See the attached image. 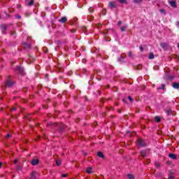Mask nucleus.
Instances as JSON below:
<instances>
[{
  "mask_svg": "<svg viewBox=\"0 0 179 179\" xmlns=\"http://www.w3.org/2000/svg\"><path fill=\"white\" fill-rule=\"evenodd\" d=\"M169 179H175V178H174V176H171L169 177Z\"/></svg>",
  "mask_w": 179,
  "mask_h": 179,
  "instance_id": "72a5a7b5",
  "label": "nucleus"
},
{
  "mask_svg": "<svg viewBox=\"0 0 179 179\" xmlns=\"http://www.w3.org/2000/svg\"><path fill=\"white\" fill-rule=\"evenodd\" d=\"M16 17L17 19H21L22 17L20 15H17Z\"/></svg>",
  "mask_w": 179,
  "mask_h": 179,
  "instance_id": "e433bc0d",
  "label": "nucleus"
},
{
  "mask_svg": "<svg viewBox=\"0 0 179 179\" xmlns=\"http://www.w3.org/2000/svg\"><path fill=\"white\" fill-rule=\"evenodd\" d=\"M134 3H141L142 2V0H134Z\"/></svg>",
  "mask_w": 179,
  "mask_h": 179,
  "instance_id": "5701e85b",
  "label": "nucleus"
},
{
  "mask_svg": "<svg viewBox=\"0 0 179 179\" xmlns=\"http://www.w3.org/2000/svg\"><path fill=\"white\" fill-rule=\"evenodd\" d=\"M166 87V85L164 84H162V88H158V89H162L164 90V88Z\"/></svg>",
  "mask_w": 179,
  "mask_h": 179,
  "instance_id": "393cba45",
  "label": "nucleus"
},
{
  "mask_svg": "<svg viewBox=\"0 0 179 179\" xmlns=\"http://www.w3.org/2000/svg\"><path fill=\"white\" fill-rule=\"evenodd\" d=\"M161 47H162V48H164V47H166V43H161Z\"/></svg>",
  "mask_w": 179,
  "mask_h": 179,
  "instance_id": "c756f323",
  "label": "nucleus"
},
{
  "mask_svg": "<svg viewBox=\"0 0 179 179\" xmlns=\"http://www.w3.org/2000/svg\"><path fill=\"white\" fill-rule=\"evenodd\" d=\"M87 173H92V168H88V169H87Z\"/></svg>",
  "mask_w": 179,
  "mask_h": 179,
  "instance_id": "b1692460",
  "label": "nucleus"
},
{
  "mask_svg": "<svg viewBox=\"0 0 179 179\" xmlns=\"http://www.w3.org/2000/svg\"><path fill=\"white\" fill-rule=\"evenodd\" d=\"M140 50H141V52H142V51H143V47L140 46Z\"/></svg>",
  "mask_w": 179,
  "mask_h": 179,
  "instance_id": "c9c22d12",
  "label": "nucleus"
},
{
  "mask_svg": "<svg viewBox=\"0 0 179 179\" xmlns=\"http://www.w3.org/2000/svg\"><path fill=\"white\" fill-rule=\"evenodd\" d=\"M89 11L91 12V13L93 12V8H89Z\"/></svg>",
  "mask_w": 179,
  "mask_h": 179,
  "instance_id": "f704fd0d",
  "label": "nucleus"
},
{
  "mask_svg": "<svg viewBox=\"0 0 179 179\" xmlns=\"http://www.w3.org/2000/svg\"><path fill=\"white\" fill-rule=\"evenodd\" d=\"M37 172L33 171L29 179H37Z\"/></svg>",
  "mask_w": 179,
  "mask_h": 179,
  "instance_id": "39448f33",
  "label": "nucleus"
},
{
  "mask_svg": "<svg viewBox=\"0 0 179 179\" xmlns=\"http://www.w3.org/2000/svg\"><path fill=\"white\" fill-rule=\"evenodd\" d=\"M149 59H155V55L153 53H150L148 56Z\"/></svg>",
  "mask_w": 179,
  "mask_h": 179,
  "instance_id": "f3484780",
  "label": "nucleus"
},
{
  "mask_svg": "<svg viewBox=\"0 0 179 179\" xmlns=\"http://www.w3.org/2000/svg\"><path fill=\"white\" fill-rule=\"evenodd\" d=\"M160 12H161V13H166V10L165 9H161Z\"/></svg>",
  "mask_w": 179,
  "mask_h": 179,
  "instance_id": "bb28decb",
  "label": "nucleus"
},
{
  "mask_svg": "<svg viewBox=\"0 0 179 179\" xmlns=\"http://www.w3.org/2000/svg\"><path fill=\"white\" fill-rule=\"evenodd\" d=\"M62 162L61 161V159H57L56 160V165L57 166H61V163H62Z\"/></svg>",
  "mask_w": 179,
  "mask_h": 179,
  "instance_id": "6ab92c4d",
  "label": "nucleus"
},
{
  "mask_svg": "<svg viewBox=\"0 0 179 179\" xmlns=\"http://www.w3.org/2000/svg\"><path fill=\"white\" fill-rule=\"evenodd\" d=\"M172 86H173V89H179V83H173L172 84Z\"/></svg>",
  "mask_w": 179,
  "mask_h": 179,
  "instance_id": "9d476101",
  "label": "nucleus"
},
{
  "mask_svg": "<svg viewBox=\"0 0 179 179\" xmlns=\"http://www.w3.org/2000/svg\"><path fill=\"white\" fill-rule=\"evenodd\" d=\"M17 162H19V159H14V162H13L14 164H16V163H17Z\"/></svg>",
  "mask_w": 179,
  "mask_h": 179,
  "instance_id": "cd10ccee",
  "label": "nucleus"
},
{
  "mask_svg": "<svg viewBox=\"0 0 179 179\" xmlns=\"http://www.w3.org/2000/svg\"><path fill=\"white\" fill-rule=\"evenodd\" d=\"M28 64H30V62H28Z\"/></svg>",
  "mask_w": 179,
  "mask_h": 179,
  "instance_id": "09e8293b",
  "label": "nucleus"
},
{
  "mask_svg": "<svg viewBox=\"0 0 179 179\" xmlns=\"http://www.w3.org/2000/svg\"><path fill=\"white\" fill-rule=\"evenodd\" d=\"M0 19H1V16H0Z\"/></svg>",
  "mask_w": 179,
  "mask_h": 179,
  "instance_id": "3c124183",
  "label": "nucleus"
},
{
  "mask_svg": "<svg viewBox=\"0 0 179 179\" xmlns=\"http://www.w3.org/2000/svg\"><path fill=\"white\" fill-rule=\"evenodd\" d=\"M178 48H179V44L178 45Z\"/></svg>",
  "mask_w": 179,
  "mask_h": 179,
  "instance_id": "49530a36",
  "label": "nucleus"
},
{
  "mask_svg": "<svg viewBox=\"0 0 179 179\" xmlns=\"http://www.w3.org/2000/svg\"><path fill=\"white\" fill-rule=\"evenodd\" d=\"M128 56L129 57H132V52H129Z\"/></svg>",
  "mask_w": 179,
  "mask_h": 179,
  "instance_id": "473e14b6",
  "label": "nucleus"
},
{
  "mask_svg": "<svg viewBox=\"0 0 179 179\" xmlns=\"http://www.w3.org/2000/svg\"><path fill=\"white\" fill-rule=\"evenodd\" d=\"M123 102H124V103H127V99H123Z\"/></svg>",
  "mask_w": 179,
  "mask_h": 179,
  "instance_id": "a19ab883",
  "label": "nucleus"
},
{
  "mask_svg": "<svg viewBox=\"0 0 179 179\" xmlns=\"http://www.w3.org/2000/svg\"><path fill=\"white\" fill-rule=\"evenodd\" d=\"M62 177H63V178L66 177V174H62Z\"/></svg>",
  "mask_w": 179,
  "mask_h": 179,
  "instance_id": "58836bf2",
  "label": "nucleus"
},
{
  "mask_svg": "<svg viewBox=\"0 0 179 179\" xmlns=\"http://www.w3.org/2000/svg\"><path fill=\"white\" fill-rule=\"evenodd\" d=\"M109 6L110 8H115L116 5H115V2L114 1H110L109 3Z\"/></svg>",
  "mask_w": 179,
  "mask_h": 179,
  "instance_id": "ddd939ff",
  "label": "nucleus"
},
{
  "mask_svg": "<svg viewBox=\"0 0 179 179\" xmlns=\"http://www.w3.org/2000/svg\"><path fill=\"white\" fill-rule=\"evenodd\" d=\"M66 20H68V19L66 18V17H62L60 20H59V22L60 23H65L66 22Z\"/></svg>",
  "mask_w": 179,
  "mask_h": 179,
  "instance_id": "6e6552de",
  "label": "nucleus"
},
{
  "mask_svg": "<svg viewBox=\"0 0 179 179\" xmlns=\"http://www.w3.org/2000/svg\"><path fill=\"white\" fill-rule=\"evenodd\" d=\"M120 3H124L126 2L127 0H118Z\"/></svg>",
  "mask_w": 179,
  "mask_h": 179,
  "instance_id": "a878e982",
  "label": "nucleus"
},
{
  "mask_svg": "<svg viewBox=\"0 0 179 179\" xmlns=\"http://www.w3.org/2000/svg\"><path fill=\"white\" fill-rule=\"evenodd\" d=\"M34 3V0L27 1V6H31Z\"/></svg>",
  "mask_w": 179,
  "mask_h": 179,
  "instance_id": "0eeeda50",
  "label": "nucleus"
},
{
  "mask_svg": "<svg viewBox=\"0 0 179 179\" xmlns=\"http://www.w3.org/2000/svg\"><path fill=\"white\" fill-rule=\"evenodd\" d=\"M122 22H117L118 26H120V24H122Z\"/></svg>",
  "mask_w": 179,
  "mask_h": 179,
  "instance_id": "ea45409f",
  "label": "nucleus"
},
{
  "mask_svg": "<svg viewBox=\"0 0 179 179\" xmlns=\"http://www.w3.org/2000/svg\"><path fill=\"white\" fill-rule=\"evenodd\" d=\"M169 157H170V159H172L173 160H176V159H177V156L176 155V154H169Z\"/></svg>",
  "mask_w": 179,
  "mask_h": 179,
  "instance_id": "1a4fd4ad",
  "label": "nucleus"
},
{
  "mask_svg": "<svg viewBox=\"0 0 179 179\" xmlns=\"http://www.w3.org/2000/svg\"><path fill=\"white\" fill-rule=\"evenodd\" d=\"M137 145L140 146V148H145L146 146V143L141 138L137 140Z\"/></svg>",
  "mask_w": 179,
  "mask_h": 179,
  "instance_id": "f257e3e1",
  "label": "nucleus"
},
{
  "mask_svg": "<svg viewBox=\"0 0 179 179\" xmlns=\"http://www.w3.org/2000/svg\"><path fill=\"white\" fill-rule=\"evenodd\" d=\"M176 26L179 28V22H176Z\"/></svg>",
  "mask_w": 179,
  "mask_h": 179,
  "instance_id": "4c0bfd02",
  "label": "nucleus"
},
{
  "mask_svg": "<svg viewBox=\"0 0 179 179\" xmlns=\"http://www.w3.org/2000/svg\"><path fill=\"white\" fill-rule=\"evenodd\" d=\"M127 27V26H124V27H120L121 31H124V30H126Z\"/></svg>",
  "mask_w": 179,
  "mask_h": 179,
  "instance_id": "4be33fe9",
  "label": "nucleus"
},
{
  "mask_svg": "<svg viewBox=\"0 0 179 179\" xmlns=\"http://www.w3.org/2000/svg\"><path fill=\"white\" fill-rule=\"evenodd\" d=\"M156 122H160V117L156 116L155 118Z\"/></svg>",
  "mask_w": 179,
  "mask_h": 179,
  "instance_id": "aec40b11",
  "label": "nucleus"
},
{
  "mask_svg": "<svg viewBox=\"0 0 179 179\" xmlns=\"http://www.w3.org/2000/svg\"><path fill=\"white\" fill-rule=\"evenodd\" d=\"M10 137V134H9L6 136V139H9Z\"/></svg>",
  "mask_w": 179,
  "mask_h": 179,
  "instance_id": "7c9ffc66",
  "label": "nucleus"
},
{
  "mask_svg": "<svg viewBox=\"0 0 179 179\" xmlns=\"http://www.w3.org/2000/svg\"><path fill=\"white\" fill-rule=\"evenodd\" d=\"M148 1H150V0H148Z\"/></svg>",
  "mask_w": 179,
  "mask_h": 179,
  "instance_id": "8fccbe9b",
  "label": "nucleus"
},
{
  "mask_svg": "<svg viewBox=\"0 0 179 179\" xmlns=\"http://www.w3.org/2000/svg\"><path fill=\"white\" fill-rule=\"evenodd\" d=\"M166 113L167 114V115H170V114H171L173 113V110L171 109H169L166 110Z\"/></svg>",
  "mask_w": 179,
  "mask_h": 179,
  "instance_id": "a211bd4d",
  "label": "nucleus"
},
{
  "mask_svg": "<svg viewBox=\"0 0 179 179\" xmlns=\"http://www.w3.org/2000/svg\"><path fill=\"white\" fill-rule=\"evenodd\" d=\"M83 62L85 64V62H86V59H83Z\"/></svg>",
  "mask_w": 179,
  "mask_h": 179,
  "instance_id": "79ce46f5",
  "label": "nucleus"
},
{
  "mask_svg": "<svg viewBox=\"0 0 179 179\" xmlns=\"http://www.w3.org/2000/svg\"><path fill=\"white\" fill-rule=\"evenodd\" d=\"M17 72L21 73V75H24V69H23V67L17 66Z\"/></svg>",
  "mask_w": 179,
  "mask_h": 179,
  "instance_id": "7ed1b4c3",
  "label": "nucleus"
},
{
  "mask_svg": "<svg viewBox=\"0 0 179 179\" xmlns=\"http://www.w3.org/2000/svg\"><path fill=\"white\" fill-rule=\"evenodd\" d=\"M121 58H124V57H121L119 59V61H121Z\"/></svg>",
  "mask_w": 179,
  "mask_h": 179,
  "instance_id": "a18cd8bd",
  "label": "nucleus"
},
{
  "mask_svg": "<svg viewBox=\"0 0 179 179\" xmlns=\"http://www.w3.org/2000/svg\"><path fill=\"white\" fill-rule=\"evenodd\" d=\"M128 99H129L130 103H132V97L128 96Z\"/></svg>",
  "mask_w": 179,
  "mask_h": 179,
  "instance_id": "2f4dec72",
  "label": "nucleus"
},
{
  "mask_svg": "<svg viewBox=\"0 0 179 179\" xmlns=\"http://www.w3.org/2000/svg\"><path fill=\"white\" fill-rule=\"evenodd\" d=\"M38 159H34L31 160V164L32 166H37V164L39 163Z\"/></svg>",
  "mask_w": 179,
  "mask_h": 179,
  "instance_id": "423d86ee",
  "label": "nucleus"
},
{
  "mask_svg": "<svg viewBox=\"0 0 179 179\" xmlns=\"http://www.w3.org/2000/svg\"><path fill=\"white\" fill-rule=\"evenodd\" d=\"M13 82H11L10 80H8L6 82V86L7 87H12V86H13Z\"/></svg>",
  "mask_w": 179,
  "mask_h": 179,
  "instance_id": "20e7f679",
  "label": "nucleus"
},
{
  "mask_svg": "<svg viewBox=\"0 0 179 179\" xmlns=\"http://www.w3.org/2000/svg\"><path fill=\"white\" fill-rule=\"evenodd\" d=\"M15 110H16L15 108H12V111H15Z\"/></svg>",
  "mask_w": 179,
  "mask_h": 179,
  "instance_id": "37998d69",
  "label": "nucleus"
},
{
  "mask_svg": "<svg viewBox=\"0 0 179 179\" xmlns=\"http://www.w3.org/2000/svg\"><path fill=\"white\" fill-rule=\"evenodd\" d=\"M23 48L25 49L30 48V44L24 43H23Z\"/></svg>",
  "mask_w": 179,
  "mask_h": 179,
  "instance_id": "4468645a",
  "label": "nucleus"
},
{
  "mask_svg": "<svg viewBox=\"0 0 179 179\" xmlns=\"http://www.w3.org/2000/svg\"><path fill=\"white\" fill-rule=\"evenodd\" d=\"M155 166H156L157 169H159V167H160V164L155 163Z\"/></svg>",
  "mask_w": 179,
  "mask_h": 179,
  "instance_id": "c85d7f7f",
  "label": "nucleus"
},
{
  "mask_svg": "<svg viewBox=\"0 0 179 179\" xmlns=\"http://www.w3.org/2000/svg\"><path fill=\"white\" fill-rule=\"evenodd\" d=\"M127 178H128V179H135V176H134L133 174L128 173V174H127Z\"/></svg>",
  "mask_w": 179,
  "mask_h": 179,
  "instance_id": "2eb2a0df",
  "label": "nucleus"
},
{
  "mask_svg": "<svg viewBox=\"0 0 179 179\" xmlns=\"http://www.w3.org/2000/svg\"><path fill=\"white\" fill-rule=\"evenodd\" d=\"M16 170L17 171H21L22 167L20 165H17L16 167Z\"/></svg>",
  "mask_w": 179,
  "mask_h": 179,
  "instance_id": "412c9836",
  "label": "nucleus"
},
{
  "mask_svg": "<svg viewBox=\"0 0 179 179\" xmlns=\"http://www.w3.org/2000/svg\"><path fill=\"white\" fill-rule=\"evenodd\" d=\"M1 29L2 30L4 34H6V29H8V25L3 24L0 26Z\"/></svg>",
  "mask_w": 179,
  "mask_h": 179,
  "instance_id": "f03ea898",
  "label": "nucleus"
},
{
  "mask_svg": "<svg viewBox=\"0 0 179 179\" xmlns=\"http://www.w3.org/2000/svg\"><path fill=\"white\" fill-rule=\"evenodd\" d=\"M171 6H172V8H176V1H171L169 2Z\"/></svg>",
  "mask_w": 179,
  "mask_h": 179,
  "instance_id": "dca6fc26",
  "label": "nucleus"
},
{
  "mask_svg": "<svg viewBox=\"0 0 179 179\" xmlns=\"http://www.w3.org/2000/svg\"><path fill=\"white\" fill-rule=\"evenodd\" d=\"M96 155L98 157H100L101 159H104V155H103L101 152H98Z\"/></svg>",
  "mask_w": 179,
  "mask_h": 179,
  "instance_id": "f8f14e48",
  "label": "nucleus"
},
{
  "mask_svg": "<svg viewBox=\"0 0 179 179\" xmlns=\"http://www.w3.org/2000/svg\"><path fill=\"white\" fill-rule=\"evenodd\" d=\"M141 155L143 157H145L146 155H148V150L141 151Z\"/></svg>",
  "mask_w": 179,
  "mask_h": 179,
  "instance_id": "9b49d317",
  "label": "nucleus"
},
{
  "mask_svg": "<svg viewBox=\"0 0 179 179\" xmlns=\"http://www.w3.org/2000/svg\"><path fill=\"white\" fill-rule=\"evenodd\" d=\"M178 59H179V57H178Z\"/></svg>",
  "mask_w": 179,
  "mask_h": 179,
  "instance_id": "603ef678",
  "label": "nucleus"
},
{
  "mask_svg": "<svg viewBox=\"0 0 179 179\" xmlns=\"http://www.w3.org/2000/svg\"><path fill=\"white\" fill-rule=\"evenodd\" d=\"M10 34L12 35V34H12V32H10Z\"/></svg>",
  "mask_w": 179,
  "mask_h": 179,
  "instance_id": "de8ad7c7",
  "label": "nucleus"
},
{
  "mask_svg": "<svg viewBox=\"0 0 179 179\" xmlns=\"http://www.w3.org/2000/svg\"><path fill=\"white\" fill-rule=\"evenodd\" d=\"M2 167V163L0 162V169Z\"/></svg>",
  "mask_w": 179,
  "mask_h": 179,
  "instance_id": "c03bdc74",
  "label": "nucleus"
}]
</instances>
